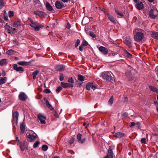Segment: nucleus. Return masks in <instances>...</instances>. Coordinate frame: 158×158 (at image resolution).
Wrapping results in <instances>:
<instances>
[{
    "label": "nucleus",
    "mask_w": 158,
    "mask_h": 158,
    "mask_svg": "<svg viewBox=\"0 0 158 158\" xmlns=\"http://www.w3.org/2000/svg\"><path fill=\"white\" fill-rule=\"evenodd\" d=\"M143 31L141 29H137L135 30V31L133 32L135 34L134 38L135 40L137 42H139L142 40L144 37V34L142 32Z\"/></svg>",
    "instance_id": "nucleus-1"
},
{
    "label": "nucleus",
    "mask_w": 158,
    "mask_h": 158,
    "mask_svg": "<svg viewBox=\"0 0 158 158\" xmlns=\"http://www.w3.org/2000/svg\"><path fill=\"white\" fill-rule=\"evenodd\" d=\"M149 16L152 19H155L158 15V11L156 9H151L149 12Z\"/></svg>",
    "instance_id": "nucleus-2"
},
{
    "label": "nucleus",
    "mask_w": 158,
    "mask_h": 158,
    "mask_svg": "<svg viewBox=\"0 0 158 158\" xmlns=\"http://www.w3.org/2000/svg\"><path fill=\"white\" fill-rule=\"evenodd\" d=\"M111 72L110 71H106L102 73V76L103 79L107 81H109L111 79Z\"/></svg>",
    "instance_id": "nucleus-3"
},
{
    "label": "nucleus",
    "mask_w": 158,
    "mask_h": 158,
    "mask_svg": "<svg viewBox=\"0 0 158 158\" xmlns=\"http://www.w3.org/2000/svg\"><path fill=\"white\" fill-rule=\"evenodd\" d=\"M29 134L28 135H27V138L29 139V141L30 142H32L35 140L36 139L37 135L36 134V136L33 135L34 134H35L34 132L32 131H29Z\"/></svg>",
    "instance_id": "nucleus-4"
},
{
    "label": "nucleus",
    "mask_w": 158,
    "mask_h": 158,
    "mask_svg": "<svg viewBox=\"0 0 158 158\" xmlns=\"http://www.w3.org/2000/svg\"><path fill=\"white\" fill-rule=\"evenodd\" d=\"M98 86L96 84H94L93 83L89 82L86 85V89L89 90L90 88L92 89L93 90H94L97 88Z\"/></svg>",
    "instance_id": "nucleus-5"
},
{
    "label": "nucleus",
    "mask_w": 158,
    "mask_h": 158,
    "mask_svg": "<svg viewBox=\"0 0 158 158\" xmlns=\"http://www.w3.org/2000/svg\"><path fill=\"white\" fill-rule=\"evenodd\" d=\"M55 5L56 8L58 9H60L65 7V6H64L63 3L59 0L56 1L55 3Z\"/></svg>",
    "instance_id": "nucleus-6"
},
{
    "label": "nucleus",
    "mask_w": 158,
    "mask_h": 158,
    "mask_svg": "<svg viewBox=\"0 0 158 158\" xmlns=\"http://www.w3.org/2000/svg\"><path fill=\"white\" fill-rule=\"evenodd\" d=\"M19 115V114L18 111H16L13 113V118L12 120L13 123L14 122L16 124L18 123Z\"/></svg>",
    "instance_id": "nucleus-7"
},
{
    "label": "nucleus",
    "mask_w": 158,
    "mask_h": 158,
    "mask_svg": "<svg viewBox=\"0 0 158 158\" xmlns=\"http://www.w3.org/2000/svg\"><path fill=\"white\" fill-rule=\"evenodd\" d=\"M34 14L35 15L38 16L40 18H43L46 15V14L45 12L40 10H35L34 11Z\"/></svg>",
    "instance_id": "nucleus-8"
},
{
    "label": "nucleus",
    "mask_w": 158,
    "mask_h": 158,
    "mask_svg": "<svg viewBox=\"0 0 158 158\" xmlns=\"http://www.w3.org/2000/svg\"><path fill=\"white\" fill-rule=\"evenodd\" d=\"M30 26L34 29L35 31H38L40 30V28L43 27H44L43 25L40 24L38 23H37L35 25H32V24H30Z\"/></svg>",
    "instance_id": "nucleus-9"
},
{
    "label": "nucleus",
    "mask_w": 158,
    "mask_h": 158,
    "mask_svg": "<svg viewBox=\"0 0 158 158\" xmlns=\"http://www.w3.org/2000/svg\"><path fill=\"white\" fill-rule=\"evenodd\" d=\"M27 98V96L23 92H20L19 96V99L23 101H26Z\"/></svg>",
    "instance_id": "nucleus-10"
},
{
    "label": "nucleus",
    "mask_w": 158,
    "mask_h": 158,
    "mask_svg": "<svg viewBox=\"0 0 158 158\" xmlns=\"http://www.w3.org/2000/svg\"><path fill=\"white\" fill-rule=\"evenodd\" d=\"M113 154L112 149L110 148L108 149L107 155L105 156L103 158H113Z\"/></svg>",
    "instance_id": "nucleus-11"
},
{
    "label": "nucleus",
    "mask_w": 158,
    "mask_h": 158,
    "mask_svg": "<svg viewBox=\"0 0 158 158\" xmlns=\"http://www.w3.org/2000/svg\"><path fill=\"white\" fill-rule=\"evenodd\" d=\"M38 118L39 120L40 121V123L42 124H45L46 123L45 120L46 118L43 116L42 114H39L38 115Z\"/></svg>",
    "instance_id": "nucleus-12"
},
{
    "label": "nucleus",
    "mask_w": 158,
    "mask_h": 158,
    "mask_svg": "<svg viewBox=\"0 0 158 158\" xmlns=\"http://www.w3.org/2000/svg\"><path fill=\"white\" fill-rule=\"evenodd\" d=\"M61 86L64 88H66L68 87H73V84L63 82H61Z\"/></svg>",
    "instance_id": "nucleus-13"
},
{
    "label": "nucleus",
    "mask_w": 158,
    "mask_h": 158,
    "mask_svg": "<svg viewBox=\"0 0 158 158\" xmlns=\"http://www.w3.org/2000/svg\"><path fill=\"white\" fill-rule=\"evenodd\" d=\"M126 75L129 80H132L134 75V74H132L131 72V71L129 70H128L126 72Z\"/></svg>",
    "instance_id": "nucleus-14"
},
{
    "label": "nucleus",
    "mask_w": 158,
    "mask_h": 158,
    "mask_svg": "<svg viewBox=\"0 0 158 158\" xmlns=\"http://www.w3.org/2000/svg\"><path fill=\"white\" fill-rule=\"evenodd\" d=\"M136 7L139 10H142L143 8V6L142 2L141 1H138L136 3Z\"/></svg>",
    "instance_id": "nucleus-15"
},
{
    "label": "nucleus",
    "mask_w": 158,
    "mask_h": 158,
    "mask_svg": "<svg viewBox=\"0 0 158 158\" xmlns=\"http://www.w3.org/2000/svg\"><path fill=\"white\" fill-rule=\"evenodd\" d=\"M99 50L103 54H106L108 52V50L105 47L101 46L99 48Z\"/></svg>",
    "instance_id": "nucleus-16"
},
{
    "label": "nucleus",
    "mask_w": 158,
    "mask_h": 158,
    "mask_svg": "<svg viewBox=\"0 0 158 158\" xmlns=\"http://www.w3.org/2000/svg\"><path fill=\"white\" fill-rule=\"evenodd\" d=\"M31 62H27L24 61H20L17 62V64L21 65L27 66L30 65Z\"/></svg>",
    "instance_id": "nucleus-17"
},
{
    "label": "nucleus",
    "mask_w": 158,
    "mask_h": 158,
    "mask_svg": "<svg viewBox=\"0 0 158 158\" xmlns=\"http://www.w3.org/2000/svg\"><path fill=\"white\" fill-rule=\"evenodd\" d=\"M44 100L45 101L47 106L51 110H54L51 105L49 103L48 100L46 97L44 98Z\"/></svg>",
    "instance_id": "nucleus-18"
},
{
    "label": "nucleus",
    "mask_w": 158,
    "mask_h": 158,
    "mask_svg": "<svg viewBox=\"0 0 158 158\" xmlns=\"http://www.w3.org/2000/svg\"><path fill=\"white\" fill-rule=\"evenodd\" d=\"M151 36L156 40H158V32H152Z\"/></svg>",
    "instance_id": "nucleus-19"
},
{
    "label": "nucleus",
    "mask_w": 158,
    "mask_h": 158,
    "mask_svg": "<svg viewBox=\"0 0 158 158\" xmlns=\"http://www.w3.org/2000/svg\"><path fill=\"white\" fill-rule=\"evenodd\" d=\"M106 16H107L108 19L110 21H111L114 24H115L116 23V22L114 20V18L113 17V16H112L110 15L109 14H107L106 15Z\"/></svg>",
    "instance_id": "nucleus-20"
},
{
    "label": "nucleus",
    "mask_w": 158,
    "mask_h": 158,
    "mask_svg": "<svg viewBox=\"0 0 158 158\" xmlns=\"http://www.w3.org/2000/svg\"><path fill=\"white\" fill-rule=\"evenodd\" d=\"M45 6L47 10L49 11H52L53 10V8L51 5L48 2L46 3Z\"/></svg>",
    "instance_id": "nucleus-21"
},
{
    "label": "nucleus",
    "mask_w": 158,
    "mask_h": 158,
    "mask_svg": "<svg viewBox=\"0 0 158 158\" xmlns=\"http://www.w3.org/2000/svg\"><path fill=\"white\" fill-rule=\"evenodd\" d=\"M7 81L6 77H1L0 79V85H2L5 83Z\"/></svg>",
    "instance_id": "nucleus-22"
},
{
    "label": "nucleus",
    "mask_w": 158,
    "mask_h": 158,
    "mask_svg": "<svg viewBox=\"0 0 158 158\" xmlns=\"http://www.w3.org/2000/svg\"><path fill=\"white\" fill-rule=\"evenodd\" d=\"M66 68L65 66L63 64H57L55 67V69H64Z\"/></svg>",
    "instance_id": "nucleus-23"
},
{
    "label": "nucleus",
    "mask_w": 158,
    "mask_h": 158,
    "mask_svg": "<svg viewBox=\"0 0 158 158\" xmlns=\"http://www.w3.org/2000/svg\"><path fill=\"white\" fill-rule=\"evenodd\" d=\"M4 28L6 30H7L9 33L11 32L12 27L8 25L7 23L4 26Z\"/></svg>",
    "instance_id": "nucleus-24"
},
{
    "label": "nucleus",
    "mask_w": 158,
    "mask_h": 158,
    "mask_svg": "<svg viewBox=\"0 0 158 158\" xmlns=\"http://www.w3.org/2000/svg\"><path fill=\"white\" fill-rule=\"evenodd\" d=\"M20 127L21 132L23 133L25 130V125L23 123H22L20 124Z\"/></svg>",
    "instance_id": "nucleus-25"
},
{
    "label": "nucleus",
    "mask_w": 158,
    "mask_h": 158,
    "mask_svg": "<svg viewBox=\"0 0 158 158\" xmlns=\"http://www.w3.org/2000/svg\"><path fill=\"white\" fill-rule=\"evenodd\" d=\"M124 56L128 58H131L132 57V55L128 52L127 50L124 51Z\"/></svg>",
    "instance_id": "nucleus-26"
},
{
    "label": "nucleus",
    "mask_w": 158,
    "mask_h": 158,
    "mask_svg": "<svg viewBox=\"0 0 158 158\" xmlns=\"http://www.w3.org/2000/svg\"><path fill=\"white\" fill-rule=\"evenodd\" d=\"M149 88L151 91L158 93V89L156 87L152 86L150 85L149 86Z\"/></svg>",
    "instance_id": "nucleus-27"
},
{
    "label": "nucleus",
    "mask_w": 158,
    "mask_h": 158,
    "mask_svg": "<svg viewBox=\"0 0 158 158\" xmlns=\"http://www.w3.org/2000/svg\"><path fill=\"white\" fill-rule=\"evenodd\" d=\"M124 135V134L120 132H118L115 134V136L117 137L120 138Z\"/></svg>",
    "instance_id": "nucleus-28"
},
{
    "label": "nucleus",
    "mask_w": 158,
    "mask_h": 158,
    "mask_svg": "<svg viewBox=\"0 0 158 158\" xmlns=\"http://www.w3.org/2000/svg\"><path fill=\"white\" fill-rule=\"evenodd\" d=\"M7 63L6 60L3 59L0 60V65L1 66L6 64Z\"/></svg>",
    "instance_id": "nucleus-29"
},
{
    "label": "nucleus",
    "mask_w": 158,
    "mask_h": 158,
    "mask_svg": "<svg viewBox=\"0 0 158 158\" xmlns=\"http://www.w3.org/2000/svg\"><path fill=\"white\" fill-rule=\"evenodd\" d=\"M39 71L36 70L33 73L32 75L33 76V79L34 80H35L36 78V76L37 74L39 73Z\"/></svg>",
    "instance_id": "nucleus-30"
},
{
    "label": "nucleus",
    "mask_w": 158,
    "mask_h": 158,
    "mask_svg": "<svg viewBox=\"0 0 158 158\" xmlns=\"http://www.w3.org/2000/svg\"><path fill=\"white\" fill-rule=\"evenodd\" d=\"M125 43L128 45H130L131 44V42L130 39L129 38H127L125 40Z\"/></svg>",
    "instance_id": "nucleus-31"
},
{
    "label": "nucleus",
    "mask_w": 158,
    "mask_h": 158,
    "mask_svg": "<svg viewBox=\"0 0 158 158\" xmlns=\"http://www.w3.org/2000/svg\"><path fill=\"white\" fill-rule=\"evenodd\" d=\"M115 11L118 15L121 17H123V15L121 12L119 11L118 10H117L116 9L115 10Z\"/></svg>",
    "instance_id": "nucleus-32"
},
{
    "label": "nucleus",
    "mask_w": 158,
    "mask_h": 158,
    "mask_svg": "<svg viewBox=\"0 0 158 158\" xmlns=\"http://www.w3.org/2000/svg\"><path fill=\"white\" fill-rule=\"evenodd\" d=\"M20 23L19 21H17L14 22L13 24V27H18L19 26H20Z\"/></svg>",
    "instance_id": "nucleus-33"
},
{
    "label": "nucleus",
    "mask_w": 158,
    "mask_h": 158,
    "mask_svg": "<svg viewBox=\"0 0 158 158\" xmlns=\"http://www.w3.org/2000/svg\"><path fill=\"white\" fill-rule=\"evenodd\" d=\"M78 79L80 81H84L85 79V77L82 75H78Z\"/></svg>",
    "instance_id": "nucleus-34"
},
{
    "label": "nucleus",
    "mask_w": 158,
    "mask_h": 158,
    "mask_svg": "<svg viewBox=\"0 0 158 158\" xmlns=\"http://www.w3.org/2000/svg\"><path fill=\"white\" fill-rule=\"evenodd\" d=\"M15 51L13 50L10 49L8 50L6 52V54L8 55H11L14 54Z\"/></svg>",
    "instance_id": "nucleus-35"
},
{
    "label": "nucleus",
    "mask_w": 158,
    "mask_h": 158,
    "mask_svg": "<svg viewBox=\"0 0 158 158\" xmlns=\"http://www.w3.org/2000/svg\"><path fill=\"white\" fill-rule=\"evenodd\" d=\"M113 101H114L113 97V96H112L110 98V99H109V100L108 102V104H110V106H111L113 102Z\"/></svg>",
    "instance_id": "nucleus-36"
},
{
    "label": "nucleus",
    "mask_w": 158,
    "mask_h": 158,
    "mask_svg": "<svg viewBox=\"0 0 158 158\" xmlns=\"http://www.w3.org/2000/svg\"><path fill=\"white\" fill-rule=\"evenodd\" d=\"M28 20L31 23V24H32V25H35L36 24V23H37V22H34V21H33V20L32 19H31V18H28Z\"/></svg>",
    "instance_id": "nucleus-37"
},
{
    "label": "nucleus",
    "mask_w": 158,
    "mask_h": 158,
    "mask_svg": "<svg viewBox=\"0 0 158 158\" xmlns=\"http://www.w3.org/2000/svg\"><path fill=\"white\" fill-rule=\"evenodd\" d=\"M68 81L70 83V84H73L74 82V81L72 77H70L68 78Z\"/></svg>",
    "instance_id": "nucleus-38"
},
{
    "label": "nucleus",
    "mask_w": 158,
    "mask_h": 158,
    "mask_svg": "<svg viewBox=\"0 0 158 158\" xmlns=\"http://www.w3.org/2000/svg\"><path fill=\"white\" fill-rule=\"evenodd\" d=\"M82 135L80 134H78L77 136V139L78 141L80 142L81 139Z\"/></svg>",
    "instance_id": "nucleus-39"
},
{
    "label": "nucleus",
    "mask_w": 158,
    "mask_h": 158,
    "mask_svg": "<svg viewBox=\"0 0 158 158\" xmlns=\"http://www.w3.org/2000/svg\"><path fill=\"white\" fill-rule=\"evenodd\" d=\"M48 149V146L46 145H44L42 146V149L43 151H45Z\"/></svg>",
    "instance_id": "nucleus-40"
},
{
    "label": "nucleus",
    "mask_w": 158,
    "mask_h": 158,
    "mask_svg": "<svg viewBox=\"0 0 158 158\" xmlns=\"http://www.w3.org/2000/svg\"><path fill=\"white\" fill-rule=\"evenodd\" d=\"M4 6V3L3 0H0V9L2 8Z\"/></svg>",
    "instance_id": "nucleus-41"
},
{
    "label": "nucleus",
    "mask_w": 158,
    "mask_h": 158,
    "mask_svg": "<svg viewBox=\"0 0 158 158\" xmlns=\"http://www.w3.org/2000/svg\"><path fill=\"white\" fill-rule=\"evenodd\" d=\"M40 143L38 141H36L33 145V147L34 148H36L39 145V144H40Z\"/></svg>",
    "instance_id": "nucleus-42"
},
{
    "label": "nucleus",
    "mask_w": 158,
    "mask_h": 158,
    "mask_svg": "<svg viewBox=\"0 0 158 158\" xmlns=\"http://www.w3.org/2000/svg\"><path fill=\"white\" fill-rule=\"evenodd\" d=\"M88 44V43L85 40H84L82 43L81 45L84 46H87Z\"/></svg>",
    "instance_id": "nucleus-43"
},
{
    "label": "nucleus",
    "mask_w": 158,
    "mask_h": 158,
    "mask_svg": "<svg viewBox=\"0 0 158 158\" xmlns=\"http://www.w3.org/2000/svg\"><path fill=\"white\" fill-rule=\"evenodd\" d=\"M14 12L11 10H10L8 12V15L9 17L11 18L14 16Z\"/></svg>",
    "instance_id": "nucleus-44"
},
{
    "label": "nucleus",
    "mask_w": 158,
    "mask_h": 158,
    "mask_svg": "<svg viewBox=\"0 0 158 158\" xmlns=\"http://www.w3.org/2000/svg\"><path fill=\"white\" fill-rule=\"evenodd\" d=\"M89 35L93 38H95L96 37V35L93 31H90L89 33Z\"/></svg>",
    "instance_id": "nucleus-45"
},
{
    "label": "nucleus",
    "mask_w": 158,
    "mask_h": 158,
    "mask_svg": "<svg viewBox=\"0 0 158 158\" xmlns=\"http://www.w3.org/2000/svg\"><path fill=\"white\" fill-rule=\"evenodd\" d=\"M141 142L142 143L146 144L147 143V141L145 138H143L141 139Z\"/></svg>",
    "instance_id": "nucleus-46"
},
{
    "label": "nucleus",
    "mask_w": 158,
    "mask_h": 158,
    "mask_svg": "<svg viewBox=\"0 0 158 158\" xmlns=\"http://www.w3.org/2000/svg\"><path fill=\"white\" fill-rule=\"evenodd\" d=\"M80 40L79 39H77L76 40V42L75 43V48H77L79 44L80 43Z\"/></svg>",
    "instance_id": "nucleus-47"
},
{
    "label": "nucleus",
    "mask_w": 158,
    "mask_h": 158,
    "mask_svg": "<svg viewBox=\"0 0 158 158\" xmlns=\"http://www.w3.org/2000/svg\"><path fill=\"white\" fill-rule=\"evenodd\" d=\"M17 29L15 28H12L11 31L10 32H9L10 34H13L17 31Z\"/></svg>",
    "instance_id": "nucleus-48"
},
{
    "label": "nucleus",
    "mask_w": 158,
    "mask_h": 158,
    "mask_svg": "<svg viewBox=\"0 0 158 158\" xmlns=\"http://www.w3.org/2000/svg\"><path fill=\"white\" fill-rule=\"evenodd\" d=\"M62 87L60 86H59L56 89V92L57 93H59L62 89Z\"/></svg>",
    "instance_id": "nucleus-49"
},
{
    "label": "nucleus",
    "mask_w": 158,
    "mask_h": 158,
    "mask_svg": "<svg viewBox=\"0 0 158 158\" xmlns=\"http://www.w3.org/2000/svg\"><path fill=\"white\" fill-rule=\"evenodd\" d=\"M64 79L63 74L61 73L60 74V81H62Z\"/></svg>",
    "instance_id": "nucleus-50"
},
{
    "label": "nucleus",
    "mask_w": 158,
    "mask_h": 158,
    "mask_svg": "<svg viewBox=\"0 0 158 158\" xmlns=\"http://www.w3.org/2000/svg\"><path fill=\"white\" fill-rule=\"evenodd\" d=\"M44 92L46 94H49L51 93V91L49 89H46L44 90Z\"/></svg>",
    "instance_id": "nucleus-51"
},
{
    "label": "nucleus",
    "mask_w": 158,
    "mask_h": 158,
    "mask_svg": "<svg viewBox=\"0 0 158 158\" xmlns=\"http://www.w3.org/2000/svg\"><path fill=\"white\" fill-rule=\"evenodd\" d=\"M101 10L105 14V15H106L108 14L107 13L106 11V10L103 8H100Z\"/></svg>",
    "instance_id": "nucleus-52"
},
{
    "label": "nucleus",
    "mask_w": 158,
    "mask_h": 158,
    "mask_svg": "<svg viewBox=\"0 0 158 158\" xmlns=\"http://www.w3.org/2000/svg\"><path fill=\"white\" fill-rule=\"evenodd\" d=\"M83 46L81 44V46H79V50H80V51H81V52H82L83 51Z\"/></svg>",
    "instance_id": "nucleus-53"
},
{
    "label": "nucleus",
    "mask_w": 158,
    "mask_h": 158,
    "mask_svg": "<svg viewBox=\"0 0 158 158\" xmlns=\"http://www.w3.org/2000/svg\"><path fill=\"white\" fill-rule=\"evenodd\" d=\"M13 66L14 69H17L18 67L17 66V65L16 64H14L13 65Z\"/></svg>",
    "instance_id": "nucleus-54"
},
{
    "label": "nucleus",
    "mask_w": 158,
    "mask_h": 158,
    "mask_svg": "<svg viewBox=\"0 0 158 158\" xmlns=\"http://www.w3.org/2000/svg\"><path fill=\"white\" fill-rule=\"evenodd\" d=\"M122 116L123 117H126L128 116V114L127 113L125 112L123 113L122 114Z\"/></svg>",
    "instance_id": "nucleus-55"
},
{
    "label": "nucleus",
    "mask_w": 158,
    "mask_h": 158,
    "mask_svg": "<svg viewBox=\"0 0 158 158\" xmlns=\"http://www.w3.org/2000/svg\"><path fill=\"white\" fill-rule=\"evenodd\" d=\"M136 124L138 126V127L139 128H141V124L139 122L137 123Z\"/></svg>",
    "instance_id": "nucleus-56"
},
{
    "label": "nucleus",
    "mask_w": 158,
    "mask_h": 158,
    "mask_svg": "<svg viewBox=\"0 0 158 158\" xmlns=\"http://www.w3.org/2000/svg\"><path fill=\"white\" fill-rule=\"evenodd\" d=\"M34 2L36 4H39L40 3V2L39 0H34Z\"/></svg>",
    "instance_id": "nucleus-57"
},
{
    "label": "nucleus",
    "mask_w": 158,
    "mask_h": 158,
    "mask_svg": "<svg viewBox=\"0 0 158 158\" xmlns=\"http://www.w3.org/2000/svg\"><path fill=\"white\" fill-rule=\"evenodd\" d=\"M135 123L132 122L131 123V124L130 126V127H132L134 126H135Z\"/></svg>",
    "instance_id": "nucleus-58"
},
{
    "label": "nucleus",
    "mask_w": 158,
    "mask_h": 158,
    "mask_svg": "<svg viewBox=\"0 0 158 158\" xmlns=\"http://www.w3.org/2000/svg\"><path fill=\"white\" fill-rule=\"evenodd\" d=\"M4 19L6 21H7L8 20V17L7 16H4Z\"/></svg>",
    "instance_id": "nucleus-59"
},
{
    "label": "nucleus",
    "mask_w": 158,
    "mask_h": 158,
    "mask_svg": "<svg viewBox=\"0 0 158 158\" xmlns=\"http://www.w3.org/2000/svg\"><path fill=\"white\" fill-rule=\"evenodd\" d=\"M85 139H83L82 140L81 139V141L80 142V143H83L85 142Z\"/></svg>",
    "instance_id": "nucleus-60"
},
{
    "label": "nucleus",
    "mask_w": 158,
    "mask_h": 158,
    "mask_svg": "<svg viewBox=\"0 0 158 158\" xmlns=\"http://www.w3.org/2000/svg\"><path fill=\"white\" fill-rule=\"evenodd\" d=\"M2 75L3 76H4L6 75L5 72L3 71H2Z\"/></svg>",
    "instance_id": "nucleus-61"
},
{
    "label": "nucleus",
    "mask_w": 158,
    "mask_h": 158,
    "mask_svg": "<svg viewBox=\"0 0 158 158\" xmlns=\"http://www.w3.org/2000/svg\"><path fill=\"white\" fill-rule=\"evenodd\" d=\"M14 42L15 44H16L17 45H18L19 44V42L17 40H15L14 41Z\"/></svg>",
    "instance_id": "nucleus-62"
},
{
    "label": "nucleus",
    "mask_w": 158,
    "mask_h": 158,
    "mask_svg": "<svg viewBox=\"0 0 158 158\" xmlns=\"http://www.w3.org/2000/svg\"><path fill=\"white\" fill-rule=\"evenodd\" d=\"M74 142V139H72L70 141L69 143L70 144H72Z\"/></svg>",
    "instance_id": "nucleus-63"
},
{
    "label": "nucleus",
    "mask_w": 158,
    "mask_h": 158,
    "mask_svg": "<svg viewBox=\"0 0 158 158\" xmlns=\"http://www.w3.org/2000/svg\"><path fill=\"white\" fill-rule=\"evenodd\" d=\"M71 27V26L69 24H68V25L66 26V28L68 29H69Z\"/></svg>",
    "instance_id": "nucleus-64"
}]
</instances>
